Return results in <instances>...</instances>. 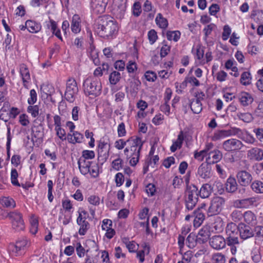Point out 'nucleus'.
I'll return each instance as SVG.
<instances>
[{
  "mask_svg": "<svg viewBox=\"0 0 263 263\" xmlns=\"http://www.w3.org/2000/svg\"><path fill=\"white\" fill-rule=\"evenodd\" d=\"M90 172L89 173L92 177H97L99 175V167L97 163H93L90 166V169H89Z\"/></svg>",
  "mask_w": 263,
  "mask_h": 263,
  "instance_id": "69168bd1",
  "label": "nucleus"
},
{
  "mask_svg": "<svg viewBox=\"0 0 263 263\" xmlns=\"http://www.w3.org/2000/svg\"><path fill=\"white\" fill-rule=\"evenodd\" d=\"M225 200L219 196L214 197L211 201L210 205L207 211L208 216H213L219 214L223 209Z\"/></svg>",
  "mask_w": 263,
  "mask_h": 263,
  "instance_id": "423d86ee",
  "label": "nucleus"
},
{
  "mask_svg": "<svg viewBox=\"0 0 263 263\" xmlns=\"http://www.w3.org/2000/svg\"><path fill=\"white\" fill-rule=\"evenodd\" d=\"M194 219L193 224L194 227L198 228L201 226L205 219V215L203 211V207L198 209L194 212Z\"/></svg>",
  "mask_w": 263,
  "mask_h": 263,
  "instance_id": "6ab92c4d",
  "label": "nucleus"
},
{
  "mask_svg": "<svg viewBox=\"0 0 263 263\" xmlns=\"http://www.w3.org/2000/svg\"><path fill=\"white\" fill-rule=\"evenodd\" d=\"M190 107L194 114H199L202 110V103L198 99H192L190 103Z\"/></svg>",
  "mask_w": 263,
  "mask_h": 263,
  "instance_id": "c85d7f7f",
  "label": "nucleus"
},
{
  "mask_svg": "<svg viewBox=\"0 0 263 263\" xmlns=\"http://www.w3.org/2000/svg\"><path fill=\"white\" fill-rule=\"evenodd\" d=\"M107 3L105 0H92V7L93 10L98 13H102L105 10Z\"/></svg>",
  "mask_w": 263,
  "mask_h": 263,
  "instance_id": "4be33fe9",
  "label": "nucleus"
},
{
  "mask_svg": "<svg viewBox=\"0 0 263 263\" xmlns=\"http://www.w3.org/2000/svg\"><path fill=\"white\" fill-rule=\"evenodd\" d=\"M80 18L78 15L75 14L73 16L71 24V29L74 33H79L81 30Z\"/></svg>",
  "mask_w": 263,
  "mask_h": 263,
  "instance_id": "cd10ccee",
  "label": "nucleus"
},
{
  "mask_svg": "<svg viewBox=\"0 0 263 263\" xmlns=\"http://www.w3.org/2000/svg\"><path fill=\"white\" fill-rule=\"evenodd\" d=\"M56 135L62 141L66 140V132L61 126L55 128Z\"/></svg>",
  "mask_w": 263,
  "mask_h": 263,
  "instance_id": "0e129e2a",
  "label": "nucleus"
},
{
  "mask_svg": "<svg viewBox=\"0 0 263 263\" xmlns=\"http://www.w3.org/2000/svg\"><path fill=\"white\" fill-rule=\"evenodd\" d=\"M78 163L81 173L85 175L90 172L89 169H90L91 165L93 164V162L85 160V159H79Z\"/></svg>",
  "mask_w": 263,
  "mask_h": 263,
  "instance_id": "412c9836",
  "label": "nucleus"
},
{
  "mask_svg": "<svg viewBox=\"0 0 263 263\" xmlns=\"http://www.w3.org/2000/svg\"><path fill=\"white\" fill-rule=\"evenodd\" d=\"M120 73L116 71L112 72L109 77V82L112 85H116L120 81Z\"/></svg>",
  "mask_w": 263,
  "mask_h": 263,
  "instance_id": "37998d69",
  "label": "nucleus"
},
{
  "mask_svg": "<svg viewBox=\"0 0 263 263\" xmlns=\"http://www.w3.org/2000/svg\"><path fill=\"white\" fill-rule=\"evenodd\" d=\"M207 153L203 149L200 152L197 151L194 152V158L199 161H202L205 156L207 157Z\"/></svg>",
  "mask_w": 263,
  "mask_h": 263,
  "instance_id": "13d9d810",
  "label": "nucleus"
},
{
  "mask_svg": "<svg viewBox=\"0 0 263 263\" xmlns=\"http://www.w3.org/2000/svg\"><path fill=\"white\" fill-rule=\"evenodd\" d=\"M181 33L179 31H168L166 32V37L170 41L177 42L180 37Z\"/></svg>",
  "mask_w": 263,
  "mask_h": 263,
  "instance_id": "a19ab883",
  "label": "nucleus"
},
{
  "mask_svg": "<svg viewBox=\"0 0 263 263\" xmlns=\"http://www.w3.org/2000/svg\"><path fill=\"white\" fill-rule=\"evenodd\" d=\"M156 24L161 28L165 29L168 26V22L161 13H158L156 17Z\"/></svg>",
  "mask_w": 263,
  "mask_h": 263,
  "instance_id": "f704fd0d",
  "label": "nucleus"
},
{
  "mask_svg": "<svg viewBox=\"0 0 263 263\" xmlns=\"http://www.w3.org/2000/svg\"><path fill=\"white\" fill-rule=\"evenodd\" d=\"M18 177V173L15 168H12L11 172V180L13 185L20 186L21 185L18 182L17 179Z\"/></svg>",
  "mask_w": 263,
  "mask_h": 263,
  "instance_id": "3c124183",
  "label": "nucleus"
},
{
  "mask_svg": "<svg viewBox=\"0 0 263 263\" xmlns=\"http://www.w3.org/2000/svg\"><path fill=\"white\" fill-rule=\"evenodd\" d=\"M78 91L79 88L76 81L73 78H69L66 82L65 99L70 103L73 102Z\"/></svg>",
  "mask_w": 263,
  "mask_h": 263,
  "instance_id": "39448f33",
  "label": "nucleus"
},
{
  "mask_svg": "<svg viewBox=\"0 0 263 263\" xmlns=\"http://www.w3.org/2000/svg\"><path fill=\"white\" fill-rule=\"evenodd\" d=\"M238 235L227 236L226 239L228 246H234L239 243Z\"/></svg>",
  "mask_w": 263,
  "mask_h": 263,
  "instance_id": "09e8293b",
  "label": "nucleus"
},
{
  "mask_svg": "<svg viewBox=\"0 0 263 263\" xmlns=\"http://www.w3.org/2000/svg\"><path fill=\"white\" fill-rule=\"evenodd\" d=\"M243 214L241 211L235 210L231 213L230 217L234 222H238L242 218Z\"/></svg>",
  "mask_w": 263,
  "mask_h": 263,
  "instance_id": "49530a36",
  "label": "nucleus"
},
{
  "mask_svg": "<svg viewBox=\"0 0 263 263\" xmlns=\"http://www.w3.org/2000/svg\"><path fill=\"white\" fill-rule=\"evenodd\" d=\"M243 217L246 222L248 224H253L255 223L256 217L255 214L250 211L245 212L243 214Z\"/></svg>",
  "mask_w": 263,
  "mask_h": 263,
  "instance_id": "473e14b6",
  "label": "nucleus"
},
{
  "mask_svg": "<svg viewBox=\"0 0 263 263\" xmlns=\"http://www.w3.org/2000/svg\"><path fill=\"white\" fill-rule=\"evenodd\" d=\"M251 258L252 260L255 263H258L260 261L261 257L259 250L254 249L252 251Z\"/></svg>",
  "mask_w": 263,
  "mask_h": 263,
  "instance_id": "4d7b16f0",
  "label": "nucleus"
},
{
  "mask_svg": "<svg viewBox=\"0 0 263 263\" xmlns=\"http://www.w3.org/2000/svg\"><path fill=\"white\" fill-rule=\"evenodd\" d=\"M88 213L85 210L79 212V216L77 219V223L80 226L79 234L80 235H84L89 229L90 224L86 220Z\"/></svg>",
  "mask_w": 263,
  "mask_h": 263,
  "instance_id": "6e6552de",
  "label": "nucleus"
},
{
  "mask_svg": "<svg viewBox=\"0 0 263 263\" xmlns=\"http://www.w3.org/2000/svg\"><path fill=\"white\" fill-rule=\"evenodd\" d=\"M123 165V160L121 158H117L112 162V167L116 171H119L122 168Z\"/></svg>",
  "mask_w": 263,
  "mask_h": 263,
  "instance_id": "338daca9",
  "label": "nucleus"
},
{
  "mask_svg": "<svg viewBox=\"0 0 263 263\" xmlns=\"http://www.w3.org/2000/svg\"><path fill=\"white\" fill-rule=\"evenodd\" d=\"M20 73L22 78L23 86L28 89V84L30 80V75L28 68L25 64H22L20 65Z\"/></svg>",
  "mask_w": 263,
  "mask_h": 263,
  "instance_id": "f3484780",
  "label": "nucleus"
},
{
  "mask_svg": "<svg viewBox=\"0 0 263 263\" xmlns=\"http://www.w3.org/2000/svg\"><path fill=\"white\" fill-rule=\"evenodd\" d=\"M37 100V95L34 89L30 91V97L28 99V103L30 105L34 104Z\"/></svg>",
  "mask_w": 263,
  "mask_h": 263,
  "instance_id": "774afa93",
  "label": "nucleus"
},
{
  "mask_svg": "<svg viewBox=\"0 0 263 263\" xmlns=\"http://www.w3.org/2000/svg\"><path fill=\"white\" fill-rule=\"evenodd\" d=\"M243 144L237 139L231 138L224 141L222 143L223 148L227 152L237 151L241 149Z\"/></svg>",
  "mask_w": 263,
  "mask_h": 263,
  "instance_id": "9d476101",
  "label": "nucleus"
},
{
  "mask_svg": "<svg viewBox=\"0 0 263 263\" xmlns=\"http://www.w3.org/2000/svg\"><path fill=\"white\" fill-rule=\"evenodd\" d=\"M28 242L26 239H22L16 242L15 244L11 243L9 246V251L10 254L15 256H20L25 252V250L27 247Z\"/></svg>",
  "mask_w": 263,
  "mask_h": 263,
  "instance_id": "1a4fd4ad",
  "label": "nucleus"
},
{
  "mask_svg": "<svg viewBox=\"0 0 263 263\" xmlns=\"http://www.w3.org/2000/svg\"><path fill=\"white\" fill-rule=\"evenodd\" d=\"M238 184L236 179L233 177H229L225 184L226 191L229 193H233L237 189Z\"/></svg>",
  "mask_w": 263,
  "mask_h": 263,
  "instance_id": "b1692460",
  "label": "nucleus"
},
{
  "mask_svg": "<svg viewBox=\"0 0 263 263\" xmlns=\"http://www.w3.org/2000/svg\"><path fill=\"white\" fill-rule=\"evenodd\" d=\"M239 235L241 238L243 239H247L253 236V231L249 226L241 223L239 224Z\"/></svg>",
  "mask_w": 263,
  "mask_h": 263,
  "instance_id": "dca6fc26",
  "label": "nucleus"
},
{
  "mask_svg": "<svg viewBox=\"0 0 263 263\" xmlns=\"http://www.w3.org/2000/svg\"><path fill=\"white\" fill-rule=\"evenodd\" d=\"M198 199V191L195 186L187 187L185 192L184 200L186 208L192 210L196 205Z\"/></svg>",
  "mask_w": 263,
  "mask_h": 263,
  "instance_id": "20e7f679",
  "label": "nucleus"
},
{
  "mask_svg": "<svg viewBox=\"0 0 263 263\" xmlns=\"http://www.w3.org/2000/svg\"><path fill=\"white\" fill-rule=\"evenodd\" d=\"M257 201L258 198L257 197H250L241 199L242 208H249L250 206L253 205L257 202Z\"/></svg>",
  "mask_w": 263,
  "mask_h": 263,
  "instance_id": "ea45409f",
  "label": "nucleus"
},
{
  "mask_svg": "<svg viewBox=\"0 0 263 263\" xmlns=\"http://www.w3.org/2000/svg\"><path fill=\"white\" fill-rule=\"evenodd\" d=\"M226 231L227 236L238 235L239 225L237 226L233 222H230L227 226Z\"/></svg>",
  "mask_w": 263,
  "mask_h": 263,
  "instance_id": "a878e982",
  "label": "nucleus"
},
{
  "mask_svg": "<svg viewBox=\"0 0 263 263\" xmlns=\"http://www.w3.org/2000/svg\"><path fill=\"white\" fill-rule=\"evenodd\" d=\"M222 157V154L219 150H214L208 153L205 162L210 164H214L219 162Z\"/></svg>",
  "mask_w": 263,
  "mask_h": 263,
  "instance_id": "2eb2a0df",
  "label": "nucleus"
},
{
  "mask_svg": "<svg viewBox=\"0 0 263 263\" xmlns=\"http://www.w3.org/2000/svg\"><path fill=\"white\" fill-rule=\"evenodd\" d=\"M245 130H242L239 128L233 127L228 130L229 137L231 136H237L238 138H240Z\"/></svg>",
  "mask_w": 263,
  "mask_h": 263,
  "instance_id": "de8ad7c7",
  "label": "nucleus"
},
{
  "mask_svg": "<svg viewBox=\"0 0 263 263\" xmlns=\"http://www.w3.org/2000/svg\"><path fill=\"white\" fill-rule=\"evenodd\" d=\"M212 261L213 263H226V256L221 253H216L212 255Z\"/></svg>",
  "mask_w": 263,
  "mask_h": 263,
  "instance_id": "79ce46f5",
  "label": "nucleus"
},
{
  "mask_svg": "<svg viewBox=\"0 0 263 263\" xmlns=\"http://www.w3.org/2000/svg\"><path fill=\"white\" fill-rule=\"evenodd\" d=\"M210 234L209 228L208 227H203L199 231L197 237L202 242H206L210 239Z\"/></svg>",
  "mask_w": 263,
  "mask_h": 263,
  "instance_id": "bb28decb",
  "label": "nucleus"
},
{
  "mask_svg": "<svg viewBox=\"0 0 263 263\" xmlns=\"http://www.w3.org/2000/svg\"><path fill=\"white\" fill-rule=\"evenodd\" d=\"M251 18L254 19L257 23H261L262 22L263 12L262 11H254L251 15Z\"/></svg>",
  "mask_w": 263,
  "mask_h": 263,
  "instance_id": "864d4df0",
  "label": "nucleus"
},
{
  "mask_svg": "<svg viewBox=\"0 0 263 263\" xmlns=\"http://www.w3.org/2000/svg\"><path fill=\"white\" fill-rule=\"evenodd\" d=\"M83 88L86 95L96 97L101 93V83L97 78H87L83 83Z\"/></svg>",
  "mask_w": 263,
  "mask_h": 263,
  "instance_id": "7ed1b4c3",
  "label": "nucleus"
},
{
  "mask_svg": "<svg viewBox=\"0 0 263 263\" xmlns=\"http://www.w3.org/2000/svg\"><path fill=\"white\" fill-rule=\"evenodd\" d=\"M237 178L238 182L242 186L248 185L252 180L251 174L246 171H240L237 174Z\"/></svg>",
  "mask_w": 263,
  "mask_h": 263,
  "instance_id": "4468645a",
  "label": "nucleus"
},
{
  "mask_svg": "<svg viewBox=\"0 0 263 263\" xmlns=\"http://www.w3.org/2000/svg\"><path fill=\"white\" fill-rule=\"evenodd\" d=\"M9 218L11 220L12 228L15 231H21L24 229L25 223L21 213L14 211L9 213Z\"/></svg>",
  "mask_w": 263,
  "mask_h": 263,
  "instance_id": "0eeeda50",
  "label": "nucleus"
},
{
  "mask_svg": "<svg viewBox=\"0 0 263 263\" xmlns=\"http://www.w3.org/2000/svg\"><path fill=\"white\" fill-rule=\"evenodd\" d=\"M240 139L246 143L251 144L254 143L256 141L255 138L246 130H244V132Z\"/></svg>",
  "mask_w": 263,
  "mask_h": 263,
  "instance_id": "4c0bfd02",
  "label": "nucleus"
},
{
  "mask_svg": "<svg viewBox=\"0 0 263 263\" xmlns=\"http://www.w3.org/2000/svg\"><path fill=\"white\" fill-rule=\"evenodd\" d=\"M212 188L211 185L208 183L204 184L201 186L198 195L202 198H205L209 197L212 193Z\"/></svg>",
  "mask_w": 263,
  "mask_h": 263,
  "instance_id": "c756f323",
  "label": "nucleus"
},
{
  "mask_svg": "<svg viewBox=\"0 0 263 263\" xmlns=\"http://www.w3.org/2000/svg\"><path fill=\"white\" fill-rule=\"evenodd\" d=\"M238 99L241 105L247 106L251 104L254 99L251 94L247 92H241L238 95Z\"/></svg>",
  "mask_w": 263,
  "mask_h": 263,
  "instance_id": "aec40b11",
  "label": "nucleus"
},
{
  "mask_svg": "<svg viewBox=\"0 0 263 263\" xmlns=\"http://www.w3.org/2000/svg\"><path fill=\"white\" fill-rule=\"evenodd\" d=\"M197 173L199 176L203 179L210 178L212 176L211 164L206 162L201 163L198 168Z\"/></svg>",
  "mask_w": 263,
  "mask_h": 263,
  "instance_id": "ddd939ff",
  "label": "nucleus"
},
{
  "mask_svg": "<svg viewBox=\"0 0 263 263\" xmlns=\"http://www.w3.org/2000/svg\"><path fill=\"white\" fill-rule=\"evenodd\" d=\"M137 65L135 61H129L126 64V69L128 73H134L137 70Z\"/></svg>",
  "mask_w": 263,
  "mask_h": 263,
  "instance_id": "5fc2aeb1",
  "label": "nucleus"
},
{
  "mask_svg": "<svg viewBox=\"0 0 263 263\" xmlns=\"http://www.w3.org/2000/svg\"><path fill=\"white\" fill-rule=\"evenodd\" d=\"M240 83L243 85H248L251 83V77L250 72L248 71L243 72L240 78Z\"/></svg>",
  "mask_w": 263,
  "mask_h": 263,
  "instance_id": "c03bdc74",
  "label": "nucleus"
},
{
  "mask_svg": "<svg viewBox=\"0 0 263 263\" xmlns=\"http://www.w3.org/2000/svg\"><path fill=\"white\" fill-rule=\"evenodd\" d=\"M95 156V152L93 151L84 150L82 152V156L80 159H91Z\"/></svg>",
  "mask_w": 263,
  "mask_h": 263,
  "instance_id": "680f3d73",
  "label": "nucleus"
},
{
  "mask_svg": "<svg viewBox=\"0 0 263 263\" xmlns=\"http://www.w3.org/2000/svg\"><path fill=\"white\" fill-rule=\"evenodd\" d=\"M251 188L256 193H263V182L259 180H255L252 183Z\"/></svg>",
  "mask_w": 263,
  "mask_h": 263,
  "instance_id": "58836bf2",
  "label": "nucleus"
},
{
  "mask_svg": "<svg viewBox=\"0 0 263 263\" xmlns=\"http://www.w3.org/2000/svg\"><path fill=\"white\" fill-rule=\"evenodd\" d=\"M197 238L195 234H190L186 238V244L190 248H193L197 243Z\"/></svg>",
  "mask_w": 263,
  "mask_h": 263,
  "instance_id": "a18cd8bd",
  "label": "nucleus"
},
{
  "mask_svg": "<svg viewBox=\"0 0 263 263\" xmlns=\"http://www.w3.org/2000/svg\"><path fill=\"white\" fill-rule=\"evenodd\" d=\"M49 22L50 25H49V24H47L48 27H50L52 33L60 40L62 41V37L61 34V31L60 29L58 28L57 23L53 20H50Z\"/></svg>",
  "mask_w": 263,
  "mask_h": 263,
  "instance_id": "7c9ffc66",
  "label": "nucleus"
},
{
  "mask_svg": "<svg viewBox=\"0 0 263 263\" xmlns=\"http://www.w3.org/2000/svg\"><path fill=\"white\" fill-rule=\"evenodd\" d=\"M229 137L228 130H218L214 132L213 135L211 137L213 141H217Z\"/></svg>",
  "mask_w": 263,
  "mask_h": 263,
  "instance_id": "2f4dec72",
  "label": "nucleus"
},
{
  "mask_svg": "<svg viewBox=\"0 0 263 263\" xmlns=\"http://www.w3.org/2000/svg\"><path fill=\"white\" fill-rule=\"evenodd\" d=\"M224 228V222L223 219L220 217H216L212 224V231H215L216 233H219L223 232Z\"/></svg>",
  "mask_w": 263,
  "mask_h": 263,
  "instance_id": "5701e85b",
  "label": "nucleus"
},
{
  "mask_svg": "<svg viewBox=\"0 0 263 263\" xmlns=\"http://www.w3.org/2000/svg\"><path fill=\"white\" fill-rule=\"evenodd\" d=\"M133 14L135 16H139L142 11L141 4L139 2H135L132 7Z\"/></svg>",
  "mask_w": 263,
  "mask_h": 263,
  "instance_id": "603ef678",
  "label": "nucleus"
},
{
  "mask_svg": "<svg viewBox=\"0 0 263 263\" xmlns=\"http://www.w3.org/2000/svg\"><path fill=\"white\" fill-rule=\"evenodd\" d=\"M122 241L130 252H134L137 250V245L134 241H130L126 237L123 238Z\"/></svg>",
  "mask_w": 263,
  "mask_h": 263,
  "instance_id": "c9c22d12",
  "label": "nucleus"
},
{
  "mask_svg": "<svg viewBox=\"0 0 263 263\" xmlns=\"http://www.w3.org/2000/svg\"><path fill=\"white\" fill-rule=\"evenodd\" d=\"M209 245L216 250H220L226 247V240L221 235H214L209 239Z\"/></svg>",
  "mask_w": 263,
  "mask_h": 263,
  "instance_id": "9b49d317",
  "label": "nucleus"
},
{
  "mask_svg": "<svg viewBox=\"0 0 263 263\" xmlns=\"http://www.w3.org/2000/svg\"><path fill=\"white\" fill-rule=\"evenodd\" d=\"M0 203L6 208H13L15 206L14 200L9 197H3L0 198Z\"/></svg>",
  "mask_w": 263,
  "mask_h": 263,
  "instance_id": "72a5a7b5",
  "label": "nucleus"
},
{
  "mask_svg": "<svg viewBox=\"0 0 263 263\" xmlns=\"http://www.w3.org/2000/svg\"><path fill=\"white\" fill-rule=\"evenodd\" d=\"M88 202L94 206H98L100 204V199L99 196L92 195L87 198Z\"/></svg>",
  "mask_w": 263,
  "mask_h": 263,
  "instance_id": "6e6d98bb",
  "label": "nucleus"
},
{
  "mask_svg": "<svg viewBox=\"0 0 263 263\" xmlns=\"http://www.w3.org/2000/svg\"><path fill=\"white\" fill-rule=\"evenodd\" d=\"M89 54L91 60L96 65H99L100 64V61L99 59L98 52L96 50L93 46H91L90 48Z\"/></svg>",
  "mask_w": 263,
  "mask_h": 263,
  "instance_id": "e433bc0d",
  "label": "nucleus"
},
{
  "mask_svg": "<svg viewBox=\"0 0 263 263\" xmlns=\"http://www.w3.org/2000/svg\"><path fill=\"white\" fill-rule=\"evenodd\" d=\"M39 107L37 105H30L27 108V111L30 114L33 118L36 117L39 115Z\"/></svg>",
  "mask_w": 263,
  "mask_h": 263,
  "instance_id": "bf43d9fd",
  "label": "nucleus"
},
{
  "mask_svg": "<svg viewBox=\"0 0 263 263\" xmlns=\"http://www.w3.org/2000/svg\"><path fill=\"white\" fill-rule=\"evenodd\" d=\"M148 38L151 44H153L157 40L158 36L156 31L152 29L148 32Z\"/></svg>",
  "mask_w": 263,
  "mask_h": 263,
  "instance_id": "e2e57ef3",
  "label": "nucleus"
},
{
  "mask_svg": "<svg viewBox=\"0 0 263 263\" xmlns=\"http://www.w3.org/2000/svg\"><path fill=\"white\" fill-rule=\"evenodd\" d=\"M127 142L130 146V148L126 147L124 150V153L126 158L129 160L130 164L134 166L139 162L140 151L143 142L141 139L138 137H130Z\"/></svg>",
  "mask_w": 263,
  "mask_h": 263,
  "instance_id": "f257e3e1",
  "label": "nucleus"
},
{
  "mask_svg": "<svg viewBox=\"0 0 263 263\" xmlns=\"http://www.w3.org/2000/svg\"><path fill=\"white\" fill-rule=\"evenodd\" d=\"M247 157L251 160L260 161L263 159V151L257 147H254L247 152Z\"/></svg>",
  "mask_w": 263,
  "mask_h": 263,
  "instance_id": "a211bd4d",
  "label": "nucleus"
},
{
  "mask_svg": "<svg viewBox=\"0 0 263 263\" xmlns=\"http://www.w3.org/2000/svg\"><path fill=\"white\" fill-rule=\"evenodd\" d=\"M231 33V29L230 27L228 25H224L223 28V32L222 34V39L223 41L227 40Z\"/></svg>",
  "mask_w": 263,
  "mask_h": 263,
  "instance_id": "052dcab7",
  "label": "nucleus"
},
{
  "mask_svg": "<svg viewBox=\"0 0 263 263\" xmlns=\"http://www.w3.org/2000/svg\"><path fill=\"white\" fill-rule=\"evenodd\" d=\"M109 145L107 142L100 140L98 144V159L105 161L108 157Z\"/></svg>",
  "mask_w": 263,
  "mask_h": 263,
  "instance_id": "f8f14e48",
  "label": "nucleus"
},
{
  "mask_svg": "<svg viewBox=\"0 0 263 263\" xmlns=\"http://www.w3.org/2000/svg\"><path fill=\"white\" fill-rule=\"evenodd\" d=\"M238 119L242 120L245 122L249 123L250 122L252 119L253 117L251 114L250 113H240L239 112L237 115Z\"/></svg>",
  "mask_w": 263,
  "mask_h": 263,
  "instance_id": "8fccbe9b",
  "label": "nucleus"
},
{
  "mask_svg": "<svg viewBox=\"0 0 263 263\" xmlns=\"http://www.w3.org/2000/svg\"><path fill=\"white\" fill-rule=\"evenodd\" d=\"M102 23L97 25L96 31L101 37L105 38L112 36L118 30L117 25L112 20H102Z\"/></svg>",
  "mask_w": 263,
  "mask_h": 263,
  "instance_id": "f03ea898",
  "label": "nucleus"
},
{
  "mask_svg": "<svg viewBox=\"0 0 263 263\" xmlns=\"http://www.w3.org/2000/svg\"><path fill=\"white\" fill-rule=\"evenodd\" d=\"M26 26H27L28 30L31 33H37L39 32L42 28V26L40 23L31 20L26 21Z\"/></svg>",
  "mask_w": 263,
  "mask_h": 263,
  "instance_id": "393cba45",
  "label": "nucleus"
}]
</instances>
